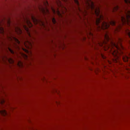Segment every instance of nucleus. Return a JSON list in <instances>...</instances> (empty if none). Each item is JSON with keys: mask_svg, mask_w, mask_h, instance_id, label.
I'll return each instance as SVG.
<instances>
[{"mask_svg": "<svg viewBox=\"0 0 130 130\" xmlns=\"http://www.w3.org/2000/svg\"><path fill=\"white\" fill-rule=\"evenodd\" d=\"M26 22L27 23V24H30V26H32V24H31L30 21L28 19H27Z\"/></svg>", "mask_w": 130, "mask_h": 130, "instance_id": "ddd939ff", "label": "nucleus"}, {"mask_svg": "<svg viewBox=\"0 0 130 130\" xmlns=\"http://www.w3.org/2000/svg\"><path fill=\"white\" fill-rule=\"evenodd\" d=\"M51 8L52 10V11L54 13H55L56 12H55V10L53 8H52V7H51Z\"/></svg>", "mask_w": 130, "mask_h": 130, "instance_id": "4be33fe9", "label": "nucleus"}, {"mask_svg": "<svg viewBox=\"0 0 130 130\" xmlns=\"http://www.w3.org/2000/svg\"><path fill=\"white\" fill-rule=\"evenodd\" d=\"M122 41L121 38H118L116 42H114L109 37L108 33L106 32L102 41L98 43L100 46L105 47L106 46L108 48H110L116 62L118 61L120 56L122 55V58L124 61L129 62L130 63V54L129 57L125 55H123V52L122 50L124 48L121 43Z\"/></svg>", "mask_w": 130, "mask_h": 130, "instance_id": "f257e3e1", "label": "nucleus"}, {"mask_svg": "<svg viewBox=\"0 0 130 130\" xmlns=\"http://www.w3.org/2000/svg\"><path fill=\"white\" fill-rule=\"evenodd\" d=\"M9 62H11L12 63H13L14 62V61L11 59H10L8 60Z\"/></svg>", "mask_w": 130, "mask_h": 130, "instance_id": "f3484780", "label": "nucleus"}, {"mask_svg": "<svg viewBox=\"0 0 130 130\" xmlns=\"http://www.w3.org/2000/svg\"><path fill=\"white\" fill-rule=\"evenodd\" d=\"M85 3L87 9H90L91 10L93 11L97 17L95 23L98 29L105 30L109 28L110 25H115V22L113 20H111L108 22H106L104 20L103 16L100 14L99 8L98 7H95L91 0H86Z\"/></svg>", "mask_w": 130, "mask_h": 130, "instance_id": "f03ea898", "label": "nucleus"}, {"mask_svg": "<svg viewBox=\"0 0 130 130\" xmlns=\"http://www.w3.org/2000/svg\"><path fill=\"white\" fill-rule=\"evenodd\" d=\"M90 35H92V33H90Z\"/></svg>", "mask_w": 130, "mask_h": 130, "instance_id": "c85d7f7f", "label": "nucleus"}, {"mask_svg": "<svg viewBox=\"0 0 130 130\" xmlns=\"http://www.w3.org/2000/svg\"><path fill=\"white\" fill-rule=\"evenodd\" d=\"M84 11H85V12H86V11L85 10Z\"/></svg>", "mask_w": 130, "mask_h": 130, "instance_id": "c756f323", "label": "nucleus"}, {"mask_svg": "<svg viewBox=\"0 0 130 130\" xmlns=\"http://www.w3.org/2000/svg\"><path fill=\"white\" fill-rule=\"evenodd\" d=\"M0 32L2 34H3L4 32V28L2 27H0Z\"/></svg>", "mask_w": 130, "mask_h": 130, "instance_id": "9d476101", "label": "nucleus"}, {"mask_svg": "<svg viewBox=\"0 0 130 130\" xmlns=\"http://www.w3.org/2000/svg\"><path fill=\"white\" fill-rule=\"evenodd\" d=\"M75 3L77 7L76 8L77 10L81 12H83V11H82L80 7V4L78 0H73Z\"/></svg>", "mask_w": 130, "mask_h": 130, "instance_id": "39448f33", "label": "nucleus"}, {"mask_svg": "<svg viewBox=\"0 0 130 130\" xmlns=\"http://www.w3.org/2000/svg\"><path fill=\"white\" fill-rule=\"evenodd\" d=\"M15 31L16 32H17V33H19L17 31V30H18L19 31V33H21L22 32V31L21 29L19 27H17L15 28Z\"/></svg>", "mask_w": 130, "mask_h": 130, "instance_id": "6e6552de", "label": "nucleus"}, {"mask_svg": "<svg viewBox=\"0 0 130 130\" xmlns=\"http://www.w3.org/2000/svg\"><path fill=\"white\" fill-rule=\"evenodd\" d=\"M24 27L25 30L27 31V32L29 33L27 27L25 25H24Z\"/></svg>", "mask_w": 130, "mask_h": 130, "instance_id": "dca6fc26", "label": "nucleus"}, {"mask_svg": "<svg viewBox=\"0 0 130 130\" xmlns=\"http://www.w3.org/2000/svg\"><path fill=\"white\" fill-rule=\"evenodd\" d=\"M121 29V26L120 25H119L116 27L115 29V32H119Z\"/></svg>", "mask_w": 130, "mask_h": 130, "instance_id": "0eeeda50", "label": "nucleus"}, {"mask_svg": "<svg viewBox=\"0 0 130 130\" xmlns=\"http://www.w3.org/2000/svg\"><path fill=\"white\" fill-rule=\"evenodd\" d=\"M13 39L15 41V42L18 44H19L20 43V41L16 38L13 37Z\"/></svg>", "mask_w": 130, "mask_h": 130, "instance_id": "1a4fd4ad", "label": "nucleus"}, {"mask_svg": "<svg viewBox=\"0 0 130 130\" xmlns=\"http://www.w3.org/2000/svg\"><path fill=\"white\" fill-rule=\"evenodd\" d=\"M25 55V57L26 58H27V56L26 55Z\"/></svg>", "mask_w": 130, "mask_h": 130, "instance_id": "bb28decb", "label": "nucleus"}, {"mask_svg": "<svg viewBox=\"0 0 130 130\" xmlns=\"http://www.w3.org/2000/svg\"><path fill=\"white\" fill-rule=\"evenodd\" d=\"M32 19L34 21H37V20L35 18H34V17H32Z\"/></svg>", "mask_w": 130, "mask_h": 130, "instance_id": "5701e85b", "label": "nucleus"}, {"mask_svg": "<svg viewBox=\"0 0 130 130\" xmlns=\"http://www.w3.org/2000/svg\"><path fill=\"white\" fill-rule=\"evenodd\" d=\"M0 113L2 115L4 116L7 115L8 114L7 112L5 110H0Z\"/></svg>", "mask_w": 130, "mask_h": 130, "instance_id": "423d86ee", "label": "nucleus"}, {"mask_svg": "<svg viewBox=\"0 0 130 130\" xmlns=\"http://www.w3.org/2000/svg\"><path fill=\"white\" fill-rule=\"evenodd\" d=\"M102 57L103 58H104V57L103 56V55H102Z\"/></svg>", "mask_w": 130, "mask_h": 130, "instance_id": "cd10ccee", "label": "nucleus"}, {"mask_svg": "<svg viewBox=\"0 0 130 130\" xmlns=\"http://www.w3.org/2000/svg\"><path fill=\"white\" fill-rule=\"evenodd\" d=\"M29 34V36H30V34Z\"/></svg>", "mask_w": 130, "mask_h": 130, "instance_id": "7c9ffc66", "label": "nucleus"}, {"mask_svg": "<svg viewBox=\"0 0 130 130\" xmlns=\"http://www.w3.org/2000/svg\"><path fill=\"white\" fill-rule=\"evenodd\" d=\"M23 50L25 52L27 53H28L29 52V51L27 49L23 48Z\"/></svg>", "mask_w": 130, "mask_h": 130, "instance_id": "2eb2a0df", "label": "nucleus"}, {"mask_svg": "<svg viewBox=\"0 0 130 130\" xmlns=\"http://www.w3.org/2000/svg\"><path fill=\"white\" fill-rule=\"evenodd\" d=\"M14 45H15V46L14 47H15V48H17L18 49H19V46L16 44H14Z\"/></svg>", "mask_w": 130, "mask_h": 130, "instance_id": "412c9836", "label": "nucleus"}, {"mask_svg": "<svg viewBox=\"0 0 130 130\" xmlns=\"http://www.w3.org/2000/svg\"><path fill=\"white\" fill-rule=\"evenodd\" d=\"M24 44L25 46L27 49H29L30 48L29 47L26 45L25 43H24Z\"/></svg>", "mask_w": 130, "mask_h": 130, "instance_id": "6ab92c4d", "label": "nucleus"}, {"mask_svg": "<svg viewBox=\"0 0 130 130\" xmlns=\"http://www.w3.org/2000/svg\"><path fill=\"white\" fill-rule=\"evenodd\" d=\"M19 62L20 63H18V65L20 66H22V62Z\"/></svg>", "mask_w": 130, "mask_h": 130, "instance_id": "aec40b11", "label": "nucleus"}, {"mask_svg": "<svg viewBox=\"0 0 130 130\" xmlns=\"http://www.w3.org/2000/svg\"><path fill=\"white\" fill-rule=\"evenodd\" d=\"M9 38H10L9 39H10V40H12V38L11 37H10Z\"/></svg>", "mask_w": 130, "mask_h": 130, "instance_id": "a878e982", "label": "nucleus"}, {"mask_svg": "<svg viewBox=\"0 0 130 130\" xmlns=\"http://www.w3.org/2000/svg\"><path fill=\"white\" fill-rule=\"evenodd\" d=\"M28 44L30 45V46H32V44L31 43L28 41Z\"/></svg>", "mask_w": 130, "mask_h": 130, "instance_id": "393cba45", "label": "nucleus"}, {"mask_svg": "<svg viewBox=\"0 0 130 130\" xmlns=\"http://www.w3.org/2000/svg\"><path fill=\"white\" fill-rule=\"evenodd\" d=\"M115 8V10H117L119 8V7H118V6H117L116 8Z\"/></svg>", "mask_w": 130, "mask_h": 130, "instance_id": "b1692460", "label": "nucleus"}, {"mask_svg": "<svg viewBox=\"0 0 130 130\" xmlns=\"http://www.w3.org/2000/svg\"><path fill=\"white\" fill-rule=\"evenodd\" d=\"M44 4L45 6V7L41 6L39 8L40 10L43 13H49V11L47 7L48 5V3L47 1H45L44 2Z\"/></svg>", "mask_w": 130, "mask_h": 130, "instance_id": "20e7f679", "label": "nucleus"}, {"mask_svg": "<svg viewBox=\"0 0 130 130\" xmlns=\"http://www.w3.org/2000/svg\"><path fill=\"white\" fill-rule=\"evenodd\" d=\"M56 2L58 6H61V3L60 0H56Z\"/></svg>", "mask_w": 130, "mask_h": 130, "instance_id": "9b49d317", "label": "nucleus"}, {"mask_svg": "<svg viewBox=\"0 0 130 130\" xmlns=\"http://www.w3.org/2000/svg\"><path fill=\"white\" fill-rule=\"evenodd\" d=\"M52 21L54 24H55L56 23V21L54 18H52Z\"/></svg>", "mask_w": 130, "mask_h": 130, "instance_id": "f8f14e48", "label": "nucleus"}, {"mask_svg": "<svg viewBox=\"0 0 130 130\" xmlns=\"http://www.w3.org/2000/svg\"><path fill=\"white\" fill-rule=\"evenodd\" d=\"M57 13L59 16H61L60 13L58 10L57 11Z\"/></svg>", "mask_w": 130, "mask_h": 130, "instance_id": "a211bd4d", "label": "nucleus"}, {"mask_svg": "<svg viewBox=\"0 0 130 130\" xmlns=\"http://www.w3.org/2000/svg\"><path fill=\"white\" fill-rule=\"evenodd\" d=\"M8 49L9 51L12 54H14V51L12 50H11L10 48H9Z\"/></svg>", "mask_w": 130, "mask_h": 130, "instance_id": "4468645a", "label": "nucleus"}, {"mask_svg": "<svg viewBox=\"0 0 130 130\" xmlns=\"http://www.w3.org/2000/svg\"><path fill=\"white\" fill-rule=\"evenodd\" d=\"M129 42H130V41H129Z\"/></svg>", "mask_w": 130, "mask_h": 130, "instance_id": "2f4dec72", "label": "nucleus"}, {"mask_svg": "<svg viewBox=\"0 0 130 130\" xmlns=\"http://www.w3.org/2000/svg\"><path fill=\"white\" fill-rule=\"evenodd\" d=\"M125 3L127 4H130V0H124ZM121 20L123 25H127L130 26V10H126L124 14L121 16ZM126 35L130 38V30L126 29L125 30Z\"/></svg>", "mask_w": 130, "mask_h": 130, "instance_id": "7ed1b4c3", "label": "nucleus"}]
</instances>
